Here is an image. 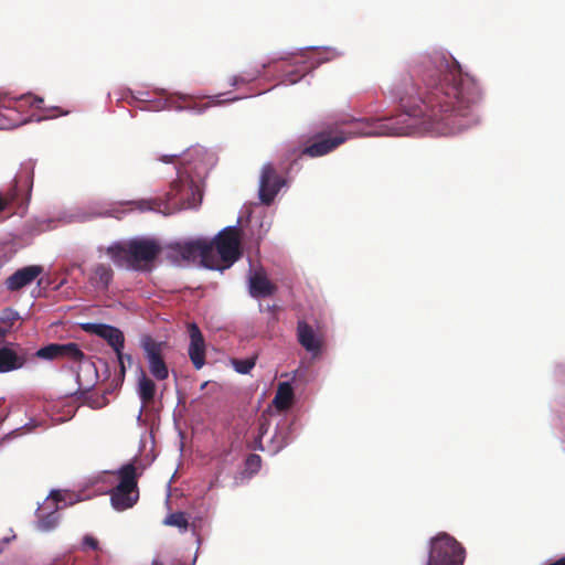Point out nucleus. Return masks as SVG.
Listing matches in <instances>:
<instances>
[{
    "mask_svg": "<svg viewBox=\"0 0 565 565\" xmlns=\"http://www.w3.org/2000/svg\"><path fill=\"white\" fill-rule=\"evenodd\" d=\"M385 94L398 103L403 110L399 115L341 119L340 124L358 122L363 128L323 137L306 147L303 153L321 157L353 137L407 136L420 131L452 136L480 121L481 85L444 51L419 55L408 70L392 79Z\"/></svg>",
    "mask_w": 565,
    "mask_h": 565,
    "instance_id": "f257e3e1",
    "label": "nucleus"
},
{
    "mask_svg": "<svg viewBox=\"0 0 565 565\" xmlns=\"http://www.w3.org/2000/svg\"><path fill=\"white\" fill-rule=\"evenodd\" d=\"M212 156L203 147L188 149L181 158L177 179L167 194L169 213L172 211L196 209L202 202V184L207 174Z\"/></svg>",
    "mask_w": 565,
    "mask_h": 565,
    "instance_id": "f03ea898",
    "label": "nucleus"
},
{
    "mask_svg": "<svg viewBox=\"0 0 565 565\" xmlns=\"http://www.w3.org/2000/svg\"><path fill=\"white\" fill-rule=\"evenodd\" d=\"M162 247L151 237L137 236L128 241L114 242L106 253L117 267L135 271L148 273Z\"/></svg>",
    "mask_w": 565,
    "mask_h": 565,
    "instance_id": "7ed1b4c3",
    "label": "nucleus"
},
{
    "mask_svg": "<svg viewBox=\"0 0 565 565\" xmlns=\"http://www.w3.org/2000/svg\"><path fill=\"white\" fill-rule=\"evenodd\" d=\"M82 498L67 490H52L42 507L38 508L34 527L38 532L50 533L56 530L61 522L60 510L79 502Z\"/></svg>",
    "mask_w": 565,
    "mask_h": 565,
    "instance_id": "20e7f679",
    "label": "nucleus"
},
{
    "mask_svg": "<svg viewBox=\"0 0 565 565\" xmlns=\"http://www.w3.org/2000/svg\"><path fill=\"white\" fill-rule=\"evenodd\" d=\"M115 473L118 476L119 482L109 491L110 503L116 511L121 512L132 508L139 499L138 473L132 463L121 466Z\"/></svg>",
    "mask_w": 565,
    "mask_h": 565,
    "instance_id": "39448f33",
    "label": "nucleus"
},
{
    "mask_svg": "<svg viewBox=\"0 0 565 565\" xmlns=\"http://www.w3.org/2000/svg\"><path fill=\"white\" fill-rule=\"evenodd\" d=\"M465 548L447 533H439L429 541L428 565H462Z\"/></svg>",
    "mask_w": 565,
    "mask_h": 565,
    "instance_id": "423d86ee",
    "label": "nucleus"
},
{
    "mask_svg": "<svg viewBox=\"0 0 565 565\" xmlns=\"http://www.w3.org/2000/svg\"><path fill=\"white\" fill-rule=\"evenodd\" d=\"M212 245L205 238L171 242L166 246V257L172 265L179 267L188 266L200 257L205 262Z\"/></svg>",
    "mask_w": 565,
    "mask_h": 565,
    "instance_id": "0eeeda50",
    "label": "nucleus"
},
{
    "mask_svg": "<svg viewBox=\"0 0 565 565\" xmlns=\"http://www.w3.org/2000/svg\"><path fill=\"white\" fill-rule=\"evenodd\" d=\"M215 246L222 260L226 263L225 266L214 267L205 264L206 268L223 270L228 268L235 263L241 256V242L239 234L236 225L226 226L218 232L215 238Z\"/></svg>",
    "mask_w": 565,
    "mask_h": 565,
    "instance_id": "6e6552de",
    "label": "nucleus"
},
{
    "mask_svg": "<svg viewBox=\"0 0 565 565\" xmlns=\"http://www.w3.org/2000/svg\"><path fill=\"white\" fill-rule=\"evenodd\" d=\"M26 102L31 106L39 107L43 103V98L31 94L10 97L7 93H0V129H11L25 122L20 118L15 108L7 105V102Z\"/></svg>",
    "mask_w": 565,
    "mask_h": 565,
    "instance_id": "1a4fd4ad",
    "label": "nucleus"
},
{
    "mask_svg": "<svg viewBox=\"0 0 565 565\" xmlns=\"http://www.w3.org/2000/svg\"><path fill=\"white\" fill-rule=\"evenodd\" d=\"M286 186V180L278 175L270 163L263 166L258 181V199L269 205L278 192Z\"/></svg>",
    "mask_w": 565,
    "mask_h": 565,
    "instance_id": "9d476101",
    "label": "nucleus"
},
{
    "mask_svg": "<svg viewBox=\"0 0 565 565\" xmlns=\"http://www.w3.org/2000/svg\"><path fill=\"white\" fill-rule=\"evenodd\" d=\"M83 329L86 332L96 334L107 341V343L114 349L116 352L119 364L124 367V343L125 338L124 333L116 327L105 323H94L87 322L83 324Z\"/></svg>",
    "mask_w": 565,
    "mask_h": 565,
    "instance_id": "9b49d317",
    "label": "nucleus"
},
{
    "mask_svg": "<svg viewBox=\"0 0 565 565\" xmlns=\"http://www.w3.org/2000/svg\"><path fill=\"white\" fill-rule=\"evenodd\" d=\"M141 347L145 351L150 373L159 381L169 376V370L161 356V343L156 342L150 337L141 340Z\"/></svg>",
    "mask_w": 565,
    "mask_h": 565,
    "instance_id": "f8f14e48",
    "label": "nucleus"
},
{
    "mask_svg": "<svg viewBox=\"0 0 565 565\" xmlns=\"http://www.w3.org/2000/svg\"><path fill=\"white\" fill-rule=\"evenodd\" d=\"M297 340L312 358H317L322 351L323 342L321 337L312 326L303 320L297 323Z\"/></svg>",
    "mask_w": 565,
    "mask_h": 565,
    "instance_id": "ddd939ff",
    "label": "nucleus"
},
{
    "mask_svg": "<svg viewBox=\"0 0 565 565\" xmlns=\"http://www.w3.org/2000/svg\"><path fill=\"white\" fill-rule=\"evenodd\" d=\"M42 273L43 267L40 265L22 267L6 279V288L9 291H18L31 285Z\"/></svg>",
    "mask_w": 565,
    "mask_h": 565,
    "instance_id": "4468645a",
    "label": "nucleus"
},
{
    "mask_svg": "<svg viewBox=\"0 0 565 565\" xmlns=\"http://www.w3.org/2000/svg\"><path fill=\"white\" fill-rule=\"evenodd\" d=\"M190 335L189 356L196 370L205 364V342L196 323L188 326Z\"/></svg>",
    "mask_w": 565,
    "mask_h": 565,
    "instance_id": "2eb2a0df",
    "label": "nucleus"
},
{
    "mask_svg": "<svg viewBox=\"0 0 565 565\" xmlns=\"http://www.w3.org/2000/svg\"><path fill=\"white\" fill-rule=\"evenodd\" d=\"M294 424L295 419L289 420L284 418L277 424L275 434L270 438L268 451L271 455L278 454L281 449L288 446L294 439Z\"/></svg>",
    "mask_w": 565,
    "mask_h": 565,
    "instance_id": "dca6fc26",
    "label": "nucleus"
},
{
    "mask_svg": "<svg viewBox=\"0 0 565 565\" xmlns=\"http://www.w3.org/2000/svg\"><path fill=\"white\" fill-rule=\"evenodd\" d=\"M276 287L262 270L250 271L248 276V291L253 298H264L274 294Z\"/></svg>",
    "mask_w": 565,
    "mask_h": 565,
    "instance_id": "f3484780",
    "label": "nucleus"
},
{
    "mask_svg": "<svg viewBox=\"0 0 565 565\" xmlns=\"http://www.w3.org/2000/svg\"><path fill=\"white\" fill-rule=\"evenodd\" d=\"M24 364V359L19 356L9 347H0V373H8L21 369Z\"/></svg>",
    "mask_w": 565,
    "mask_h": 565,
    "instance_id": "a211bd4d",
    "label": "nucleus"
},
{
    "mask_svg": "<svg viewBox=\"0 0 565 565\" xmlns=\"http://www.w3.org/2000/svg\"><path fill=\"white\" fill-rule=\"evenodd\" d=\"M295 393L290 382H281L278 384L273 404L279 411L288 409L294 402Z\"/></svg>",
    "mask_w": 565,
    "mask_h": 565,
    "instance_id": "6ab92c4d",
    "label": "nucleus"
},
{
    "mask_svg": "<svg viewBox=\"0 0 565 565\" xmlns=\"http://www.w3.org/2000/svg\"><path fill=\"white\" fill-rule=\"evenodd\" d=\"M114 271L109 265L98 264L94 267L90 281L96 289H107L113 280Z\"/></svg>",
    "mask_w": 565,
    "mask_h": 565,
    "instance_id": "aec40b11",
    "label": "nucleus"
},
{
    "mask_svg": "<svg viewBox=\"0 0 565 565\" xmlns=\"http://www.w3.org/2000/svg\"><path fill=\"white\" fill-rule=\"evenodd\" d=\"M138 370H139V376H138L137 393H138L139 398L142 402V404H147L153 399L154 392H156V385L150 379L147 377V375L141 366H138Z\"/></svg>",
    "mask_w": 565,
    "mask_h": 565,
    "instance_id": "412c9836",
    "label": "nucleus"
},
{
    "mask_svg": "<svg viewBox=\"0 0 565 565\" xmlns=\"http://www.w3.org/2000/svg\"><path fill=\"white\" fill-rule=\"evenodd\" d=\"M302 51L303 52H310V51L313 52L315 56L311 57L312 60H315L311 62L312 66H317L321 63L331 61L341 55V52H339L337 49H333V47L311 46V47H306Z\"/></svg>",
    "mask_w": 565,
    "mask_h": 565,
    "instance_id": "4be33fe9",
    "label": "nucleus"
},
{
    "mask_svg": "<svg viewBox=\"0 0 565 565\" xmlns=\"http://www.w3.org/2000/svg\"><path fill=\"white\" fill-rule=\"evenodd\" d=\"M223 95L224 94L207 96L210 102L207 104L203 105V106L193 105V106H188V107H177L175 109L178 111L189 110V111H191L193 114L201 115V114H203L206 109H209L212 106H218V105H222L225 102H236V100L241 99V97H237V96L236 97H231V98H227V99H220V97L223 96Z\"/></svg>",
    "mask_w": 565,
    "mask_h": 565,
    "instance_id": "5701e85b",
    "label": "nucleus"
},
{
    "mask_svg": "<svg viewBox=\"0 0 565 565\" xmlns=\"http://www.w3.org/2000/svg\"><path fill=\"white\" fill-rule=\"evenodd\" d=\"M266 66H267L266 63H262L259 66L250 68L248 71H245L241 75H234L231 77L230 84L232 86H237L239 84L249 83V82L256 79L262 74V71L264 68H266Z\"/></svg>",
    "mask_w": 565,
    "mask_h": 565,
    "instance_id": "b1692460",
    "label": "nucleus"
},
{
    "mask_svg": "<svg viewBox=\"0 0 565 565\" xmlns=\"http://www.w3.org/2000/svg\"><path fill=\"white\" fill-rule=\"evenodd\" d=\"M256 358L248 359H231L230 365L234 369L238 374H249L250 371L255 367Z\"/></svg>",
    "mask_w": 565,
    "mask_h": 565,
    "instance_id": "393cba45",
    "label": "nucleus"
},
{
    "mask_svg": "<svg viewBox=\"0 0 565 565\" xmlns=\"http://www.w3.org/2000/svg\"><path fill=\"white\" fill-rule=\"evenodd\" d=\"M60 352L61 358H68L72 361H81L84 358L83 351L73 342L60 344Z\"/></svg>",
    "mask_w": 565,
    "mask_h": 565,
    "instance_id": "a878e982",
    "label": "nucleus"
},
{
    "mask_svg": "<svg viewBox=\"0 0 565 565\" xmlns=\"http://www.w3.org/2000/svg\"><path fill=\"white\" fill-rule=\"evenodd\" d=\"M163 524L168 526H175L181 532H185L189 526V522L183 512H174L169 514L164 520Z\"/></svg>",
    "mask_w": 565,
    "mask_h": 565,
    "instance_id": "bb28decb",
    "label": "nucleus"
},
{
    "mask_svg": "<svg viewBox=\"0 0 565 565\" xmlns=\"http://www.w3.org/2000/svg\"><path fill=\"white\" fill-rule=\"evenodd\" d=\"M36 355L41 359H45V360H53V359H56V358H61V352H60V344L58 343H52V344H49L44 348H41L38 352H36Z\"/></svg>",
    "mask_w": 565,
    "mask_h": 565,
    "instance_id": "cd10ccee",
    "label": "nucleus"
},
{
    "mask_svg": "<svg viewBox=\"0 0 565 565\" xmlns=\"http://www.w3.org/2000/svg\"><path fill=\"white\" fill-rule=\"evenodd\" d=\"M246 471L253 476L257 473L262 467V458L258 455H249L245 461Z\"/></svg>",
    "mask_w": 565,
    "mask_h": 565,
    "instance_id": "c85d7f7f",
    "label": "nucleus"
},
{
    "mask_svg": "<svg viewBox=\"0 0 565 565\" xmlns=\"http://www.w3.org/2000/svg\"><path fill=\"white\" fill-rule=\"evenodd\" d=\"M98 547H99V543L94 536L86 534L83 537L82 544H81L82 551H88V550L95 551V550H98Z\"/></svg>",
    "mask_w": 565,
    "mask_h": 565,
    "instance_id": "c756f323",
    "label": "nucleus"
},
{
    "mask_svg": "<svg viewBox=\"0 0 565 565\" xmlns=\"http://www.w3.org/2000/svg\"><path fill=\"white\" fill-rule=\"evenodd\" d=\"M43 111H46V113H50V111H53V114H47V115H44L43 117L39 118V120H42V119H53V118H56L58 116H67L71 111L70 110H64L57 106H54V107H50V108H43Z\"/></svg>",
    "mask_w": 565,
    "mask_h": 565,
    "instance_id": "7c9ffc66",
    "label": "nucleus"
},
{
    "mask_svg": "<svg viewBox=\"0 0 565 565\" xmlns=\"http://www.w3.org/2000/svg\"><path fill=\"white\" fill-rule=\"evenodd\" d=\"M19 318V315L17 311L12 309H7L3 311V313L0 316V320L2 323L12 327V322Z\"/></svg>",
    "mask_w": 565,
    "mask_h": 565,
    "instance_id": "2f4dec72",
    "label": "nucleus"
},
{
    "mask_svg": "<svg viewBox=\"0 0 565 565\" xmlns=\"http://www.w3.org/2000/svg\"><path fill=\"white\" fill-rule=\"evenodd\" d=\"M107 399L104 396H97V397H89L87 399V405L92 409H99L107 405Z\"/></svg>",
    "mask_w": 565,
    "mask_h": 565,
    "instance_id": "473e14b6",
    "label": "nucleus"
},
{
    "mask_svg": "<svg viewBox=\"0 0 565 565\" xmlns=\"http://www.w3.org/2000/svg\"><path fill=\"white\" fill-rule=\"evenodd\" d=\"M151 106H149L147 109L149 110H154V111H160V110H163V109H167L170 107V98L167 97L164 99H158L156 102H151Z\"/></svg>",
    "mask_w": 565,
    "mask_h": 565,
    "instance_id": "72a5a7b5",
    "label": "nucleus"
},
{
    "mask_svg": "<svg viewBox=\"0 0 565 565\" xmlns=\"http://www.w3.org/2000/svg\"><path fill=\"white\" fill-rule=\"evenodd\" d=\"M131 204H134L139 211H151V210H154V206L153 204L156 203V201H151V200H139V201H134V202H130Z\"/></svg>",
    "mask_w": 565,
    "mask_h": 565,
    "instance_id": "f704fd0d",
    "label": "nucleus"
},
{
    "mask_svg": "<svg viewBox=\"0 0 565 565\" xmlns=\"http://www.w3.org/2000/svg\"><path fill=\"white\" fill-rule=\"evenodd\" d=\"M267 424H262L260 427H259V436L258 438L255 440V448L256 449H259V450H265V448L263 447L262 445V438L264 436V434L267 431Z\"/></svg>",
    "mask_w": 565,
    "mask_h": 565,
    "instance_id": "c9c22d12",
    "label": "nucleus"
},
{
    "mask_svg": "<svg viewBox=\"0 0 565 565\" xmlns=\"http://www.w3.org/2000/svg\"><path fill=\"white\" fill-rule=\"evenodd\" d=\"M300 79V77H296L294 75H287L286 78L284 79V83L285 84H296L298 83Z\"/></svg>",
    "mask_w": 565,
    "mask_h": 565,
    "instance_id": "e433bc0d",
    "label": "nucleus"
},
{
    "mask_svg": "<svg viewBox=\"0 0 565 565\" xmlns=\"http://www.w3.org/2000/svg\"><path fill=\"white\" fill-rule=\"evenodd\" d=\"M127 362H128L129 364H131V363H132V358H131V355H129V354H124V369H122V366L120 365V369H121V372H122V373H125V372H126V365H127Z\"/></svg>",
    "mask_w": 565,
    "mask_h": 565,
    "instance_id": "4c0bfd02",
    "label": "nucleus"
},
{
    "mask_svg": "<svg viewBox=\"0 0 565 565\" xmlns=\"http://www.w3.org/2000/svg\"><path fill=\"white\" fill-rule=\"evenodd\" d=\"M9 330L10 326L2 323V321L0 320V338L4 337L7 332H9Z\"/></svg>",
    "mask_w": 565,
    "mask_h": 565,
    "instance_id": "58836bf2",
    "label": "nucleus"
},
{
    "mask_svg": "<svg viewBox=\"0 0 565 565\" xmlns=\"http://www.w3.org/2000/svg\"><path fill=\"white\" fill-rule=\"evenodd\" d=\"M138 95H139V96H137V97H136L138 100H142V102H151V100L149 99V93L140 92V93H138Z\"/></svg>",
    "mask_w": 565,
    "mask_h": 565,
    "instance_id": "ea45409f",
    "label": "nucleus"
},
{
    "mask_svg": "<svg viewBox=\"0 0 565 565\" xmlns=\"http://www.w3.org/2000/svg\"><path fill=\"white\" fill-rule=\"evenodd\" d=\"M145 404H142L139 408L138 415H137V423L139 425L142 424V412H143Z\"/></svg>",
    "mask_w": 565,
    "mask_h": 565,
    "instance_id": "a19ab883",
    "label": "nucleus"
},
{
    "mask_svg": "<svg viewBox=\"0 0 565 565\" xmlns=\"http://www.w3.org/2000/svg\"><path fill=\"white\" fill-rule=\"evenodd\" d=\"M39 424L32 419L29 423H26L24 427H28L31 430V429L35 428Z\"/></svg>",
    "mask_w": 565,
    "mask_h": 565,
    "instance_id": "79ce46f5",
    "label": "nucleus"
},
{
    "mask_svg": "<svg viewBox=\"0 0 565 565\" xmlns=\"http://www.w3.org/2000/svg\"><path fill=\"white\" fill-rule=\"evenodd\" d=\"M175 157H177V154L163 156L161 160H162L163 162H170V160H172V159H173V158H175Z\"/></svg>",
    "mask_w": 565,
    "mask_h": 565,
    "instance_id": "37998d69",
    "label": "nucleus"
},
{
    "mask_svg": "<svg viewBox=\"0 0 565 565\" xmlns=\"http://www.w3.org/2000/svg\"><path fill=\"white\" fill-rule=\"evenodd\" d=\"M178 97L181 99V100H186L189 98H193L194 96H190V95H185V94H178Z\"/></svg>",
    "mask_w": 565,
    "mask_h": 565,
    "instance_id": "c03bdc74",
    "label": "nucleus"
},
{
    "mask_svg": "<svg viewBox=\"0 0 565 565\" xmlns=\"http://www.w3.org/2000/svg\"><path fill=\"white\" fill-rule=\"evenodd\" d=\"M270 224L267 222V223H260V228L264 231V232H267L268 228H269Z\"/></svg>",
    "mask_w": 565,
    "mask_h": 565,
    "instance_id": "a18cd8bd",
    "label": "nucleus"
},
{
    "mask_svg": "<svg viewBox=\"0 0 565 565\" xmlns=\"http://www.w3.org/2000/svg\"><path fill=\"white\" fill-rule=\"evenodd\" d=\"M151 565H163V563H162L160 559L154 558V559L152 561Z\"/></svg>",
    "mask_w": 565,
    "mask_h": 565,
    "instance_id": "49530a36",
    "label": "nucleus"
},
{
    "mask_svg": "<svg viewBox=\"0 0 565 565\" xmlns=\"http://www.w3.org/2000/svg\"><path fill=\"white\" fill-rule=\"evenodd\" d=\"M93 215H96V216H106V215H110L109 213L105 212H97V213H94Z\"/></svg>",
    "mask_w": 565,
    "mask_h": 565,
    "instance_id": "de8ad7c7",
    "label": "nucleus"
},
{
    "mask_svg": "<svg viewBox=\"0 0 565 565\" xmlns=\"http://www.w3.org/2000/svg\"><path fill=\"white\" fill-rule=\"evenodd\" d=\"M156 92L161 95L166 94V89H163V88H158V89H156Z\"/></svg>",
    "mask_w": 565,
    "mask_h": 565,
    "instance_id": "09e8293b",
    "label": "nucleus"
},
{
    "mask_svg": "<svg viewBox=\"0 0 565 565\" xmlns=\"http://www.w3.org/2000/svg\"><path fill=\"white\" fill-rule=\"evenodd\" d=\"M13 434H14V431H13V433H10L9 435H7V436L2 439V441H6V440H8L9 438H11V436H12Z\"/></svg>",
    "mask_w": 565,
    "mask_h": 565,
    "instance_id": "8fccbe9b",
    "label": "nucleus"
},
{
    "mask_svg": "<svg viewBox=\"0 0 565 565\" xmlns=\"http://www.w3.org/2000/svg\"><path fill=\"white\" fill-rule=\"evenodd\" d=\"M207 385H209V382H204V383L201 385V390H204Z\"/></svg>",
    "mask_w": 565,
    "mask_h": 565,
    "instance_id": "3c124183",
    "label": "nucleus"
},
{
    "mask_svg": "<svg viewBox=\"0 0 565 565\" xmlns=\"http://www.w3.org/2000/svg\"><path fill=\"white\" fill-rule=\"evenodd\" d=\"M274 308H275V306H268V307H267V310H268V311H271V310H274Z\"/></svg>",
    "mask_w": 565,
    "mask_h": 565,
    "instance_id": "603ef678",
    "label": "nucleus"
},
{
    "mask_svg": "<svg viewBox=\"0 0 565 565\" xmlns=\"http://www.w3.org/2000/svg\"><path fill=\"white\" fill-rule=\"evenodd\" d=\"M78 218H81V220H83V221H84V220H86L87 217H86V216H78Z\"/></svg>",
    "mask_w": 565,
    "mask_h": 565,
    "instance_id": "864d4df0",
    "label": "nucleus"
},
{
    "mask_svg": "<svg viewBox=\"0 0 565 565\" xmlns=\"http://www.w3.org/2000/svg\"><path fill=\"white\" fill-rule=\"evenodd\" d=\"M426 565H428V562H426Z\"/></svg>",
    "mask_w": 565,
    "mask_h": 565,
    "instance_id": "5fc2aeb1",
    "label": "nucleus"
}]
</instances>
